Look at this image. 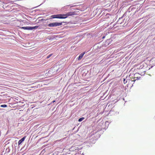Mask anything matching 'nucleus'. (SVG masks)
Segmentation results:
<instances>
[{"label":"nucleus","instance_id":"f257e3e1","mask_svg":"<svg viewBox=\"0 0 155 155\" xmlns=\"http://www.w3.org/2000/svg\"><path fill=\"white\" fill-rule=\"evenodd\" d=\"M75 14V13L74 12H68L66 14H59V17L60 19H64L66 18L68 16H71Z\"/></svg>","mask_w":155,"mask_h":155},{"label":"nucleus","instance_id":"f03ea898","mask_svg":"<svg viewBox=\"0 0 155 155\" xmlns=\"http://www.w3.org/2000/svg\"><path fill=\"white\" fill-rule=\"evenodd\" d=\"M62 25L61 22H54L50 23L48 26L50 27H54L61 25Z\"/></svg>","mask_w":155,"mask_h":155},{"label":"nucleus","instance_id":"7ed1b4c3","mask_svg":"<svg viewBox=\"0 0 155 155\" xmlns=\"http://www.w3.org/2000/svg\"><path fill=\"white\" fill-rule=\"evenodd\" d=\"M38 26H35L34 27H21V28L25 30H31L33 29H37L38 28Z\"/></svg>","mask_w":155,"mask_h":155},{"label":"nucleus","instance_id":"20e7f679","mask_svg":"<svg viewBox=\"0 0 155 155\" xmlns=\"http://www.w3.org/2000/svg\"><path fill=\"white\" fill-rule=\"evenodd\" d=\"M25 137H23L22 138L21 140H19V141L18 142V145H20L21 144V143L23 141H24V140L25 138Z\"/></svg>","mask_w":155,"mask_h":155},{"label":"nucleus","instance_id":"39448f33","mask_svg":"<svg viewBox=\"0 0 155 155\" xmlns=\"http://www.w3.org/2000/svg\"><path fill=\"white\" fill-rule=\"evenodd\" d=\"M85 52H83L82 53H81L78 58V60H80L81 59L83 58L84 54H85Z\"/></svg>","mask_w":155,"mask_h":155},{"label":"nucleus","instance_id":"423d86ee","mask_svg":"<svg viewBox=\"0 0 155 155\" xmlns=\"http://www.w3.org/2000/svg\"><path fill=\"white\" fill-rule=\"evenodd\" d=\"M51 17L52 18H60L59 17L61 18V17H59V14L52 15L51 16Z\"/></svg>","mask_w":155,"mask_h":155},{"label":"nucleus","instance_id":"0eeeda50","mask_svg":"<svg viewBox=\"0 0 155 155\" xmlns=\"http://www.w3.org/2000/svg\"><path fill=\"white\" fill-rule=\"evenodd\" d=\"M84 119V117H81V118H79L78 119V121L79 122H81L82 120H83Z\"/></svg>","mask_w":155,"mask_h":155},{"label":"nucleus","instance_id":"6e6552de","mask_svg":"<svg viewBox=\"0 0 155 155\" xmlns=\"http://www.w3.org/2000/svg\"><path fill=\"white\" fill-rule=\"evenodd\" d=\"M1 107H7V105L6 104L2 105H1Z\"/></svg>","mask_w":155,"mask_h":155},{"label":"nucleus","instance_id":"1a4fd4ad","mask_svg":"<svg viewBox=\"0 0 155 155\" xmlns=\"http://www.w3.org/2000/svg\"><path fill=\"white\" fill-rule=\"evenodd\" d=\"M52 55V54H49V55H48V56L47 57V58H49Z\"/></svg>","mask_w":155,"mask_h":155},{"label":"nucleus","instance_id":"9d476101","mask_svg":"<svg viewBox=\"0 0 155 155\" xmlns=\"http://www.w3.org/2000/svg\"><path fill=\"white\" fill-rule=\"evenodd\" d=\"M125 79H124V84L125 83Z\"/></svg>","mask_w":155,"mask_h":155},{"label":"nucleus","instance_id":"9b49d317","mask_svg":"<svg viewBox=\"0 0 155 155\" xmlns=\"http://www.w3.org/2000/svg\"><path fill=\"white\" fill-rule=\"evenodd\" d=\"M136 80V79H134L133 81H134V82Z\"/></svg>","mask_w":155,"mask_h":155},{"label":"nucleus","instance_id":"f8f14e48","mask_svg":"<svg viewBox=\"0 0 155 155\" xmlns=\"http://www.w3.org/2000/svg\"><path fill=\"white\" fill-rule=\"evenodd\" d=\"M55 101H52V102H53V103H54V102H55Z\"/></svg>","mask_w":155,"mask_h":155}]
</instances>
